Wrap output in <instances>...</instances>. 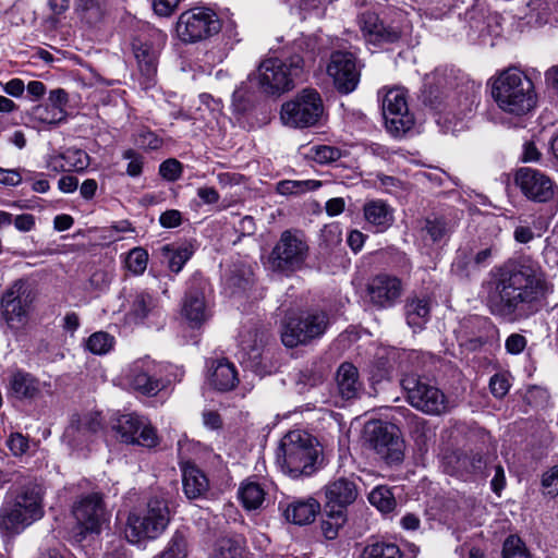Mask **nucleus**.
<instances>
[{"mask_svg":"<svg viewBox=\"0 0 558 558\" xmlns=\"http://www.w3.org/2000/svg\"><path fill=\"white\" fill-rule=\"evenodd\" d=\"M187 539L183 531H175L166 548L156 558H186Z\"/></svg>","mask_w":558,"mask_h":558,"instance_id":"a18cd8bd","label":"nucleus"},{"mask_svg":"<svg viewBox=\"0 0 558 558\" xmlns=\"http://www.w3.org/2000/svg\"><path fill=\"white\" fill-rule=\"evenodd\" d=\"M324 111L320 95L314 89H304L293 100L282 105L280 118L292 128H308L318 122Z\"/></svg>","mask_w":558,"mask_h":558,"instance_id":"f8f14e48","label":"nucleus"},{"mask_svg":"<svg viewBox=\"0 0 558 558\" xmlns=\"http://www.w3.org/2000/svg\"><path fill=\"white\" fill-rule=\"evenodd\" d=\"M112 428L125 444L154 448L159 442L156 429L148 420L135 413L119 415L114 420Z\"/></svg>","mask_w":558,"mask_h":558,"instance_id":"dca6fc26","label":"nucleus"},{"mask_svg":"<svg viewBox=\"0 0 558 558\" xmlns=\"http://www.w3.org/2000/svg\"><path fill=\"white\" fill-rule=\"evenodd\" d=\"M132 48L143 77L141 85L144 89H148L155 84L159 50L142 38H135Z\"/></svg>","mask_w":558,"mask_h":558,"instance_id":"412c9836","label":"nucleus"},{"mask_svg":"<svg viewBox=\"0 0 558 558\" xmlns=\"http://www.w3.org/2000/svg\"><path fill=\"white\" fill-rule=\"evenodd\" d=\"M72 513L81 529L80 534H100L108 525L111 513L104 500V495L98 492L82 495L72 507Z\"/></svg>","mask_w":558,"mask_h":558,"instance_id":"9b49d317","label":"nucleus"},{"mask_svg":"<svg viewBox=\"0 0 558 558\" xmlns=\"http://www.w3.org/2000/svg\"><path fill=\"white\" fill-rule=\"evenodd\" d=\"M304 60L293 54L286 60L266 59L258 65L257 77L262 90L268 95H280L294 88L302 80Z\"/></svg>","mask_w":558,"mask_h":558,"instance_id":"39448f33","label":"nucleus"},{"mask_svg":"<svg viewBox=\"0 0 558 558\" xmlns=\"http://www.w3.org/2000/svg\"><path fill=\"white\" fill-rule=\"evenodd\" d=\"M502 558H530L525 545L517 535L508 536L502 546Z\"/></svg>","mask_w":558,"mask_h":558,"instance_id":"3c124183","label":"nucleus"},{"mask_svg":"<svg viewBox=\"0 0 558 558\" xmlns=\"http://www.w3.org/2000/svg\"><path fill=\"white\" fill-rule=\"evenodd\" d=\"M423 229L433 242H439L450 235L453 223L445 217L433 216L426 218Z\"/></svg>","mask_w":558,"mask_h":558,"instance_id":"c03bdc74","label":"nucleus"},{"mask_svg":"<svg viewBox=\"0 0 558 558\" xmlns=\"http://www.w3.org/2000/svg\"><path fill=\"white\" fill-rule=\"evenodd\" d=\"M68 171L81 172L89 166V156L81 149L69 148L62 153Z\"/></svg>","mask_w":558,"mask_h":558,"instance_id":"09e8293b","label":"nucleus"},{"mask_svg":"<svg viewBox=\"0 0 558 558\" xmlns=\"http://www.w3.org/2000/svg\"><path fill=\"white\" fill-rule=\"evenodd\" d=\"M361 558H403V553L396 543L375 541L363 548Z\"/></svg>","mask_w":558,"mask_h":558,"instance_id":"e433bc0d","label":"nucleus"},{"mask_svg":"<svg viewBox=\"0 0 558 558\" xmlns=\"http://www.w3.org/2000/svg\"><path fill=\"white\" fill-rule=\"evenodd\" d=\"M364 439L386 463H400L403 460L404 442L396 425L383 421H371L364 427Z\"/></svg>","mask_w":558,"mask_h":558,"instance_id":"9d476101","label":"nucleus"},{"mask_svg":"<svg viewBox=\"0 0 558 558\" xmlns=\"http://www.w3.org/2000/svg\"><path fill=\"white\" fill-rule=\"evenodd\" d=\"M156 520L147 513H130L128 518L125 536L130 543L136 544L142 539H154L158 537L163 531H153Z\"/></svg>","mask_w":558,"mask_h":558,"instance_id":"bb28decb","label":"nucleus"},{"mask_svg":"<svg viewBox=\"0 0 558 558\" xmlns=\"http://www.w3.org/2000/svg\"><path fill=\"white\" fill-rule=\"evenodd\" d=\"M381 108L386 128L392 135L401 136L413 126L414 118L409 111L403 89H388L383 97Z\"/></svg>","mask_w":558,"mask_h":558,"instance_id":"2eb2a0df","label":"nucleus"},{"mask_svg":"<svg viewBox=\"0 0 558 558\" xmlns=\"http://www.w3.org/2000/svg\"><path fill=\"white\" fill-rule=\"evenodd\" d=\"M320 186L316 180H282L276 184V192L280 195H301Z\"/></svg>","mask_w":558,"mask_h":558,"instance_id":"37998d69","label":"nucleus"},{"mask_svg":"<svg viewBox=\"0 0 558 558\" xmlns=\"http://www.w3.org/2000/svg\"><path fill=\"white\" fill-rule=\"evenodd\" d=\"M100 428L101 423L97 415H73L63 438L72 448H83Z\"/></svg>","mask_w":558,"mask_h":558,"instance_id":"b1692460","label":"nucleus"},{"mask_svg":"<svg viewBox=\"0 0 558 558\" xmlns=\"http://www.w3.org/2000/svg\"><path fill=\"white\" fill-rule=\"evenodd\" d=\"M183 490L187 498L201 497L208 488L205 474L194 465H186L182 474Z\"/></svg>","mask_w":558,"mask_h":558,"instance_id":"473e14b6","label":"nucleus"},{"mask_svg":"<svg viewBox=\"0 0 558 558\" xmlns=\"http://www.w3.org/2000/svg\"><path fill=\"white\" fill-rule=\"evenodd\" d=\"M124 159H129L126 173L131 177H138L143 170V161L133 149H128L123 154Z\"/></svg>","mask_w":558,"mask_h":558,"instance_id":"0e129e2a","label":"nucleus"},{"mask_svg":"<svg viewBox=\"0 0 558 558\" xmlns=\"http://www.w3.org/2000/svg\"><path fill=\"white\" fill-rule=\"evenodd\" d=\"M360 26L365 37L376 44H392L400 39L401 32L391 25H384L377 14L365 12L360 16Z\"/></svg>","mask_w":558,"mask_h":558,"instance_id":"393cba45","label":"nucleus"},{"mask_svg":"<svg viewBox=\"0 0 558 558\" xmlns=\"http://www.w3.org/2000/svg\"><path fill=\"white\" fill-rule=\"evenodd\" d=\"M158 299L145 289H135L128 296L126 317L135 323L143 324L146 319L159 314Z\"/></svg>","mask_w":558,"mask_h":558,"instance_id":"5701e85b","label":"nucleus"},{"mask_svg":"<svg viewBox=\"0 0 558 558\" xmlns=\"http://www.w3.org/2000/svg\"><path fill=\"white\" fill-rule=\"evenodd\" d=\"M266 493L257 482L245 481L239 488V498L246 510L259 509L265 501Z\"/></svg>","mask_w":558,"mask_h":558,"instance_id":"c9c22d12","label":"nucleus"},{"mask_svg":"<svg viewBox=\"0 0 558 558\" xmlns=\"http://www.w3.org/2000/svg\"><path fill=\"white\" fill-rule=\"evenodd\" d=\"M318 450L310 434L291 430L281 439L277 460L281 469L292 478L310 476L316 471Z\"/></svg>","mask_w":558,"mask_h":558,"instance_id":"7ed1b4c3","label":"nucleus"},{"mask_svg":"<svg viewBox=\"0 0 558 558\" xmlns=\"http://www.w3.org/2000/svg\"><path fill=\"white\" fill-rule=\"evenodd\" d=\"M364 217L367 222L378 227L380 230L387 229L393 221L391 209L381 201L366 203L364 206Z\"/></svg>","mask_w":558,"mask_h":558,"instance_id":"72a5a7b5","label":"nucleus"},{"mask_svg":"<svg viewBox=\"0 0 558 558\" xmlns=\"http://www.w3.org/2000/svg\"><path fill=\"white\" fill-rule=\"evenodd\" d=\"M160 251L163 259L167 260L169 269L174 274L180 272L192 256V251L189 246L175 247L174 245L167 244Z\"/></svg>","mask_w":558,"mask_h":558,"instance_id":"a19ab883","label":"nucleus"},{"mask_svg":"<svg viewBox=\"0 0 558 558\" xmlns=\"http://www.w3.org/2000/svg\"><path fill=\"white\" fill-rule=\"evenodd\" d=\"M40 391V381L31 373L16 369L9 377L8 392L19 400H33Z\"/></svg>","mask_w":558,"mask_h":558,"instance_id":"a878e982","label":"nucleus"},{"mask_svg":"<svg viewBox=\"0 0 558 558\" xmlns=\"http://www.w3.org/2000/svg\"><path fill=\"white\" fill-rule=\"evenodd\" d=\"M330 326L329 315L324 311H311L299 317H290L282 327L281 340L288 348L307 344L324 336Z\"/></svg>","mask_w":558,"mask_h":558,"instance_id":"1a4fd4ad","label":"nucleus"},{"mask_svg":"<svg viewBox=\"0 0 558 558\" xmlns=\"http://www.w3.org/2000/svg\"><path fill=\"white\" fill-rule=\"evenodd\" d=\"M217 14L205 8H194L180 14L175 31L183 43H197L219 33Z\"/></svg>","mask_w":558,"mask_h":558,"instance_id":"ddd939ff","label":"nucleus"},{"mask_svg":"<svg viewBox=\"0 0 558 558\" xmlns=\"http://www.w3.org/2000/svg\"><path fill=\"white\" fill-rule=\"evenodd\" d=\"M36 299L34 282L23 278L13 281L0 299L2 318L11 328L25 325Z\"/></svg>","mask_w":558,"mask_h":558,"instance_id":"6e6552de","label":"nucleus"},{"mask_svg":"<svg viewBox=\"0 0 558 558\" xmlns=\"http://www.w3.org/2000/svg\"><path fill=\"white\" fill-rule=\"evenodd\" d=\"M144 512L156 520L153 531H165L170 521V511L165 498L157 496L150 498Z\"/></svg>","mask_w":558,"mask_h":558,"instance_id":"79ce46f5","label":"nucleus"},{"mask_svg":"<svg viewBox=\"0 0 558 558\" xmlns=\"http://www.w3.org/2000/svg\"><path fill=\"white\" fill-rule=\"evenodd\" d=\"M337 387L342 399L351 400L359 397L363 386L359 379V371L353 364L345 362L339 366Z\"/></svg>","mask_w":558,"mask_h":558,"instance_id":"7c9ffc66","label":"nucleus"},{"mask_svg":"<svg viewBox=\"0 0 558 558\" xmlns=\"http://www.w3.org/2000/svg\"><path fill=\"white\" fill-rule=\"evenodd\" d=\"M159 174L167 181H177L182 174V165L177 159H167L161 162Z\"/></svg>","mask_w":558,"mask_h":558,"instance_id":"4d7b16f0","label":"nucleus"},{"mask_svg":"<svg viewBox=\"0 0 558 558\" xmlns=\"http://www.w3.org/2000/svg\"><path fill=\"white\" fill-rule=\"evenodd\" d=\"M402 294V282L387 274L373 277L367 284V295L378 307H390Z\"/></svg>","mask_w":558,"mask_h":558,"instance_id":"aec40b11","label":"nucleus"},{"mask_svg":"<svg viewBox=\"0 0 558 558\" xmlns=\"http://www.w3.org/2000/svg\"><path fill=\"white\" fill-rule=\"evenodd\" d=\"M213 371L209 376V384L219 391H229L236 387L239 383L235 366L221 359L211 366Z\"/></svg>","mask_w":558,"mask_h":558,"instance_id":"2f4dec72","label":"nucleus"},{"mask_svg":"<svg viewBox=\"0 0 558 558\" xmlns=\"http://www.w3.org/2000/svg\"><path fill=\"white\" fill-rule=\"evenodd\" d=\"M402 387L407 392L408 402L423 413L440 415L449 410L445 393L438 387L416 376L403 378Z\"/></svg>","mask_w":558,"mask_h":558,"instance_id":"4468645a","label":"nucleus"},{"mask_svg":"<svg viewBox=\"0 0 558 558\" xmlns=\"http://www.w3.org/2000/svg\"><path fill=\"white\" fill-rule=\"evenodd\" d=\"M319 510L320 505L314 498L295 499L287 505L283 517L290 523L306 525L315 520Z\"/></svg>","mask_w":558,"mask_h":558,"instance_id":"cd10ccee","label":"nucleus"},{"mask_svg":"<svg viewBox=\"0 0 558 558\" xmlns=\"http://www.w3.org/2000/svg\"><path fill=\"white\" fill-rule=\"evenodd\" d=\"M359 496L355 482L349 477H339L325 486V507L328 509L342 510L352 505Z\"/></svg>","mask_w":558,"mask_h":558,"instance_id":"4be33fe9","label":"nucleus"},{"mask_svg":"<svg viewBox=\"0 0 558 558\" xmlns=\"http://www.w3.org/2000/svg\"><path fill=\"white\" fill-rule=\"evenodd\" d=\"M310 247L299 231L286 230L280 234L267 257V267L272 272L290 277L303 269Z\"/></svg>","mask_w":558,"mask_h":558,"instance_id":"423d86ee","label":"nucleus"},{"mask_svg":"<svg viewBox=\"0 0 558 558\" xmlns=\"http://www.w3.org/2000/svg\"><path fill=\"white\" fill-rule=\"evenodd\" d=\"M347 522V512L342 510L328 509L325 507L324 517L320 523V529L324 536L329 539H336L339 535L340 529Z\"/></svg>","mask_w":558,"mask_h":558,"instance_id":"4c0bfd02","label":"nucleus"},{"mask_svg":"<svg viewBox=\"0 0 558 558\" xmlns=\"http://www.w3.org/2000/svg\"><path fill=\"white\" fill-rule=\"evenodd\" d=\"M137 142L141 146L155 150L161 147L162 141L151 131L144 130L138 134Z\"/></svg>","mask_w":558,"mask_h":558,"instance_id":"338daca9","label":"nucleus"},{"mask_svg":"<svg viewBox=\"0 0 558 558\" xmlns=\"http://www.w3.org/2000/svg\"><path fill=\"white\" fill-rule=\"evenodd\" d=\"M489 388L496 398H502L508 393L510 384L504 375L496 374L489 380Z\"/></svg>","mask_w":558,"mask_h":558,"instance_id":"680f3d73","label":"nucleus"},{"mask_svg":"<svg viewBox=\"0 0 558 558\" xmlns=\"http://www.w3.org/2000/svg\"><path fill=\"white\" fill-rule=\"evenodd\" d=\"M369 502L379 511L388 513L392 511L397 505L395 496L388 486L375 487L368 496Z\"/></svg>","mask_w":558,"mask_h":558,"instance_id":"49530a36","label":"nucleus"},{"mask_svg":"<svg viewBox=\"0 0 558 558\" xmlns=\"http://www.w3.org/2000/svg\"><path fill=\"white\" fill-rule=\"evenodd\" d=\"M43 515L41 497L37 487H26L0 510V533L14 536Z\"/></svg>","mask_w":558,"mask_h":558,"instance_id":"20e7f679","label":"nucleus"},{"mask_svg":"<svg viewBox=\"0 0 558 558\" xmlns=\"http://www.w3.org/2000/svg\"><path fill=\"white\" fill-rule=\"evenodd\" d=\"M515 184L534 202L546 203L556 195V186L550 178L533 168L519 169L515 173Z\"/></svg>","mask_w":558,"mask_h":558,"instance_id":"a211bd4d","label":"nucleus"},{"mask_svg":"<svg viewBox=\"0 0 558 558\" xmlns=\"http://www.w3.org/2000/svg\"><path fill=\"white\" fill-rule=\"evenodd\" d=\"M5 444L14 457H21L29 449L28 438L21 433H12Z\"/></svg>","mask_w":558,"mask_h":558,"instance_id":"5fc2aeb1","label":"nucleus"},{"mask_svg":"<svg viewBox=\"0 0 558 558\" xmlns=\"http://www.w3.org/2000/svg\"><path fill=\"white\" fill-rule=\"evenodd\" d=\"M244 543L241 535L223 536L217 541L211 558H238L244 549Z\"/></svg>","mask_w":558,"mask_h":558,"instance_id":"58836bf2","label":"nucleus"},{"mask_svg":"<svg viewBox=\"0 0 558 558\" xmlns=\"http://www.w3.org/2000/svg\"><path fill=\"white\" fill-rule=\"evenodd\" d=\"M5 485H10V497H14L17 493L23 492L26 487H37L28 476L19 470H0V489Z\"/></svg>","mask_w":558,"mask_h":558,"instance_id":"ea45409f","label":"nucleus"},{"mask_svg":"<svg viewBox=\"0 0 558 558\" xmlns=\"http://www.w3.org/2000/svg\"><path fill=\"white\" fill-rule=\"evenodd\" d=\"M160 375V365L149 357H144L134 361L129 366L125 379L134 391L153 397L165 388Z\"/></svg>","mask_w":558,"mask_h":558,"instance_id":"f3484780","label":"nucleus"},{"mask_svg":"<svg viewBox=\"0 0 558 558\" xmlns=\"http://www.w3.org/2000/svg\"><path fill=\"white\" fill-rule=\"evenodd\" d=\"M148 263V253L142 247L132 248L125 258L126 268L134 275H142Z\"/></svg>","mask_w":558,"mask_h":558,"instance_id":"de8ad7c7","label":"nucleus"},{"mask_svg":"<svg viewBox=\"0 0 558 558\" xmlns=\"http://www.w3.org/2000/svg\"><path fill=\"white\" fill-rule=\"evenodd\" d=\"M492 96L500 110L518 117L530 112L537 102L533 81L515 66L504 70L494 78Z\"/></svg>","mask_w":558,"mask_h":558,"instance_id":"f03ea898","label":"nucleus"},{"mask_svg":"<svg viewBox=\"0 0 558 558\" xmlns=\"http://www.w3.org/2000/svg\"><path fill=\"white\" fill-rule=\"evenodd\" d=\"M490 284L487 295L490 313L511 322L539 312L545 299L554 291L541 264L530 256L506 263Z\"/></svg>","mask_w":558,"mask_h":558,"instance_id":"f257e3e1","label":"nucleus"},{"mask_svg":"<svg viewBox=\"0 0 558 558\" xmlns=\"http://www.w3.org/2000/svg\"><path fill=\"white\" fill-rule=\"evenodd\" d=\"M473 266H475L473 255L465 250H459L452 264L453 269L461 276H468Z\"/></svg>","mask_w":558,"mask_h":558,"instance_id":"13d9d810","label":"nucleus"},{"mask_svg":"<svg viewBox=\"0 0 558 558\" xmlns=\"http://www.w3.org/2000/svg\"><path fill=\"white\" fill-rule=\"evenodd\" d=\"M542 484L547 489V494L551 496L558 495V466L553 468L549 473L543 475Z\"/></svg>","mask_w":558,"mask_h":558,"instance_id":"774afa93","label":"nucleus"},{"mask_svg":"<svg viewBox=\"0 0 558 558\" xmlns=\"http://www.w3.org/2000/svg\"><path fill=\"white\" fill-rule=\"evenodd\" d=\"M159 223L167 229L177 228L182 223V214L177 209H168L160 215Z\"/></svg>","mask_w":558,"mask_h":558,"instance_id":"69168bd1","label":"nucleus"},{"mask_svg":"<svg viewBox=\"0 0 558 558\" xmlns=\"http://www.w3.org/2000/svg\"><path fill=\"white\" fill-rule=\"evenodd\" d=\"M543 257L549 267H558V232H554L546 239Z\"/></svg>","mask_w":558,"mask_h":558,"instance_id":"6e6d98bb","label":"nucleus"},{"mask_svg":"<svg viewBox=\"0 0 558 558\" xmlns=\"http://www.w3.org/2000/svg\"><path fill=\"white\" fill-rule=\"evenodd\" d=\"M182 315L196 327L206 322L209 312L205 302L204 293L201 289L191 288L183 300Z\"/></svg>","mask_w":558,"mask_h":558,"instance_id":"c85d7f7f","label":"nucleus"},{"mask_svg":"<svg viewBox=\"0 0 558 558\" xmlns=\"http://www.w3.org/2000/svg\"><path fill=\"white\" fill-rule=\"evenodd\" d=\"M341 241V231L337 226L326 227L323 230L320 245H324L326 248L329 250L332 246H337Z\"/></svg>","mask_w":558,"mask_h":558,"instance_id":"052dcab7","label":"nucleus"},{"mask_svg":"<svg viewBox=\"0 0 558 558\" xmlns=\"http://www.w3.org/2000/svg\"><path fill=\"white\" fill-rule=\"evenodd\" d=\"M447 74L436 73L433 82H427L422 93V101L438 113L461 117L471 111L472 100L469 92L447 86Z\"/></svg>","mask_w":558,"mask_h":558,"instance_id":"0eeeda50","label":"nucleus"},{"mask_svg":"<svg viewBox=\"0 0 558 558\" xmlns=\"http://www.w3.org/2000/svg\"><path fill=\"white\" fill-rule=\"evenodd\" d=\"M430 310V298L426 295L409 296L404 304V315L408 325L413 329H422L429 320Z\"/></svg>","mask_w":558,"mask_h":558,"instance_id":"c756f323","label":"nucleus"},{"mask_svg":"<svg viewBox=\"0 0 558 558\" xmlns=\"http://www.w3.org/2000/svg\"><path fill=\"white\" fill-rule=\"evenodd\" d=\"M327 72L333 78L337 89L342 94L353 92L360 81L355 58L350 52H333Z\"/></svg>","mask_w":558,"mask_h":558,"instance_id":"6ab92c4d","label":"nucleus"},{"mask_svg":"<svg viewBox=\"0 0 558 558\" xmlns=\"http://www.w3.org/2000/svg\"><path fill=\"white\" fill-rule=\"evenodd\" d=\"M76 11L81 12L86 19H98L101 15V4L99 0H76Z\"/></svg>","mask_w":558,"mask_h":558,"instance_id":"bf43d9fd","label":"nucleus"},{"mask_svg":"<svg viewBox=\"0 0 558 558\" xmlns=\"http://www.w3.org/2000/svg\"><path fill=\"white\" fill-rule=\"evenodd\" d=\"M311 156L318 163H329L341 157V150L333 146L318 145L311 148Z\"/></svg>","mask_w":558,"mask_h":558,"instance_id":"603ef678","label":"nucleus"},{"mask_svg":"<svg viewBox=\"0 0 558 558\" xmlns=\"http://www.w3.org/2000/svg\"><path fill=\"white\" fill-rule=\"evenodd\" d=\"M181 0H153L154 12L162 17H168L174 13Z\"/></svg>","mask_w":558,"mask_h":558,"instance_id":"e2e57ef3","label":"nucleus"},{"mask_svg":"<svg viewBox=\"0 0 558 558\" xmlns=\"http://www.w3.org/2000/svg\"><path fill=\"white\" fill-rule=\"evenodd\" d=\"M459 463L471 473H483L487 468V458L478 452L464 454L458 459Z\"/></svg>","mask_w":558,"mask_h":558,"instance_id":"864d4df0","label":"nucleus"},{"mask_svg":"<svg viewBox=\"0 0 558 558\" xmlns=\"http://www.w3.org/2000/svg\"><path fill=\"white\" fill-rule=\"evenodd\" d=\"M31 121L43 125H58L66 119L65 109L52 107L49 104H40L34 106L27 112Z\"/></svg>","mask_w":558,"mask_h":558,"instance_id":"f704fd0d","label":"nucleus"},{"mask_svg":"<svg viewBox=\"0 0 558 558\" xmlns=\"http://www.w3.org/2000/svg\"><path fill=\"white\" fill-rule=\"evenodd\" d=\"M87 349L94 354H106L113 345V337L104 331L93 333L87 340Z\"/></svg>","mask_w":558,"mask_h":558,"instance_id":"8fccbe9b","label":"nucleus"}]
</instances>
